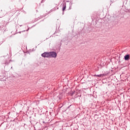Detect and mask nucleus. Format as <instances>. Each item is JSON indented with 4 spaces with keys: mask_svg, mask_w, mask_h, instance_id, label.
Masks as SVG:
<instances>
[{
    "mask_svg": "<svg viewBox=\"0 0 130 130\" xmlns=\"http://www.w3.org/2000/svg\"><path fill=\"white\" fill-rule=\"evenodd\" d=\"M50 57H56L57 54L55 52H49Z\"/></svg>",
    "mask_w": 130,
    "mask_h": 130,
    "instance_id": "f257e3e1",
    "label": "nucleus"
},
{
    "mask_svg": "<svg viewBox=\"0 0 130 130\" xmlns=\"http://www.w3.org/2000/svg\"><path fill=\"white\" fill-rule=\"evenodd\" d=\"M42 57H50L49 52H45L41 54Z\"/></svg>",
    "mask_w": 130,
    "mask_h": 130,
    "instance_id": "f03ea898",
    "label": "nucleus"
},
{
    "mask_svg": "<svg viewBox=\"0 0 130 130\" xmlns=\"http://www.w3.org/2000/svg\"><path fill=\"white\" fill-rule=\"evenodd\" d=\"M129 54H126L124 56V58L125 60H129Z\"/></svg>",
    "mask_w": 130,
    "mask_h": 130,
    "instance_id": "7ed1b4c3",
    "label": "nucleus"
},
{
    "mask_svg": "<svg viewBox=\"0 0 130 130\" xmlns=\"http://www.w3.org/2000/svg\"><path fill=\"white\" fill-rule=\"evenodd\" d=\"M66 9H67V4H63V8H62L63 12H64V10H66Z\"/></svg>",
    "mask_w": 130,
    "mask_h": 130,
    "instance_id": "20e7f679",
    "label": "nucleus"
},
{
    "mask_svg": "<svg viewBox=\"0 0 130 130\" xmlns=\"http://www.w3.org/2000/svg\"><path fill=\"white\" fill-rule=\"evenodd\" d=\"M96 76V77H103V76H104V74L97 75Z\"/></svg>",
    "mask_w": 130,
    "mask_h": 130,
    "instance_id": "39448f33",
    "label": "nucleus"
},
{
    "mask_svg": "<svg viewBox=\"0 0 130 130\" xmlns=\"http://www.w3.org/2000/svg\"><path fill=\"white\" fill-rule=\"evenodd\" d=\"M75 91H72V92H71V94H72V95H74V94H75Z\"/></svg>",
    "mask_w": 130,
    "mask_h": 130,
    "instance_id": "423d86ee",
    "label": "nucleus"
}]
</instances>
